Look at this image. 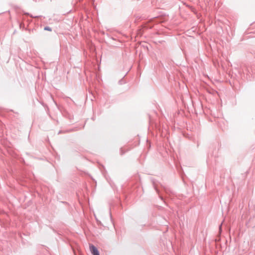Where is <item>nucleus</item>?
I'll return each mask as SVG.
<instances>
[{
	"instance_id": "f257e3e1",
	"label": "nucleus",
	"mask_w": 255,
	"mask_h": 255,
	"mask_svg": "<svg viewBox=\"0 0 255 255\" xmlns=\"http://www.w3.org/2000/svg\"><path fill=\"white\" fill-rule=\"evenodd\" d=\"M90 250L93 255H100L97 248L93 245H90Z\"/></svg>"
},
{
	"instance_id": "f03ea898",
	"label": "nucleus",
	"mask_w": 255,
	"mask_h": 255,
	"mask_svg": "<svg viewBox=\"0 0 255 255\" xmlns=\"http://www.w3.org/2000/svg\"><path fill=\"white\" fill-rule=\"evenodd\" d=\"M44 29L45 30H49V31H51V29H50V28H49V27H46L44 28Z\"/></svg>"
}]
</instances>
